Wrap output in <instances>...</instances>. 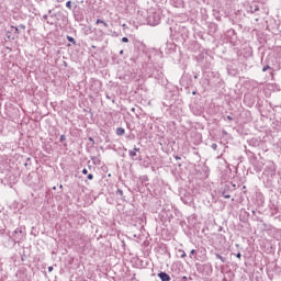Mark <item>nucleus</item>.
<instances>
[{
	"instance_id": "obj_1",
	"label": "nucleus",
	"mask_w": 281,
	"mask_h": 281,
	"mask_svg": "<svg viewBox=\"0 0 281 281\" xmlns=\"http://www.w3.org/2000/svg\"><path fill=\"white\" fill-rule=\"evenodd\" d=\"M276 170H277L276 162L268 161L267 165H266L263 175H266V177L273 178V177H276Z\"/></svg>"
},
{
	"instance_id": "obj_2",
	"label": "nucleus",
	"mask_w": 281,
	"mask_h": 281,
	"mask_svg": "<svg viewBox=\"0 0 281 281\" xmlns=\"http://www.w3.org/2000/svg\"><path fill=\"white\" fill-rule=\"evenodd\" d=\"M13 240L15 243H21V240H23V231L21 228H16L14 232H13Z\"/></svg>"
},
{
	"instance_id": "obj_3",
	"label": "nucleus",
	"mask_w": 281,
	"mask_h": 281,
	"mask_svg": "<svg viewBox=\"0 0 281 281\" xmlns=\"http://www.w3.org/2000/svg\"><path fill=\"white\" fill-rule=\"evenodd\" d=\"M265 164L262 161H256L254 164V170L255 172H262V168H263Z\"/></svg>"
},
{
	"instance_id": "obj_4",
	"label": "nucleus",
	"mask_w": 281,
	"mask_h": 281,
	"mask_svg": "<svg viewBox=\"0 0 281 281\" xmlns=\"http://www.w3.org/2000/svg\"><path fill=\"white\" fill-rule=\"evenodd\" d=\"M137 153H139V148H137V147H134L133 150H130L128 155H130L131 159H134L135 161H137V156H138Z\"/></svg>"
},
{
	"instance_id": "obj_5",
	"label": "nucleus",
	"mask_w": 281,
	"mask_h": 281,
	"mask_svg": "<svg viewBox=\"0 0 281 281\" xmlns=\"http://www.w3.org/2000/svg\"><path fill=\"white\" fill-rule=\"evenodd\" d=\"M158 278L161 280V281H170L172 280V278H170V274L161 271L158 273Z\"/></svg>"
},
{
	"instance_id": "obj_6",
	"label": "nucleus",
	"mask_w": 281,
	"mask_h": 281,
	"mask_svg": "<svg viewBox=\"0 0 281 281\" xmlns=\"http://www.w3.org/2000/svg\"><path fill=\"white\" fill-rule=\"evenodd\" d=\"M222 196H224V199H231L232 198V195L229 194V187L228 186H226L224 188V191L222 192Z\"/></svg>"
},
{
	"instance_id": "obj_7",
	"label": "nucleus",
	"mask_w": 281,
	"mask_h": 281,
	"mask_svg": "<svg viewBox=\"0 0 281 281\" xmlns=\"http://www.w3.org/2000/svg\"><path fill=\"white\" fill-rule=\"evenodd\" d=\"M215 258L217 260H221V262H227V258L221 256V254H218V252L215 254Z\"/></svg>"
},
{
	"instance_id": "obj_8",
	"label": "nucleus",
	"mask_w": 281,
	"mask_h": 281,
	"mask_svg": "<svg viewBox=\"0 0 281 281\" xmlns=\"http://www.w3.org/2000/svg\"><path fill=\"white\" fill-rule=\"evenodd\" d=\"M100 23L103 25V27H109V23H106L104 20L98 19L95 25H100Z\"/></svg>"
},
{
	"instance_id": "obj_9",
	"label": "nucleus",
	"mask_w": 281,
	"mask_h": 281,
	"mask_svg": "<svg viewBox=\"0 0 281 281\" xmlns=\"http://www.w3.org/2000/svg\"><path fill=\"white\" fill-rule=\"evenodd\" d=\"M178 254H179L180 258H187L188 257V255L186 254V250H183V249H179Z\"/></svg>"
},
{
	"instance_id": "obj_10",
	"label": "nucleus",
	"mask_w": 281,
	"mask_h": 281,
	"mask_svg": "<svg viewBox=\"0 0 281 281\" xmlns=\"http://www.w3.org/2000/svg\"><path fill=\"white\" fill-rule=\"evenodd\" d=\"M124 133H125L124 128H122V127L116 128V135L122 136V135H124Z\"/></svg>"
},
{
	"instance_id": "obj_11",
	"label": "nucleus",
	"mask_w": 281,
	"mask_h": 281,
	"mask_svg": "<svg viewBox=\"0 0 281 281\" xmlns=\"http://www.w3.org/2000/svg\"><path fill=\"white\" fill-rule=\"evenodd\" d=\"M67 41H69V43H72V45H76V40L71 36H67Z\"/></svg>"
},
{
	"instance_id": "obj_12",
	"label": "nucleus",
	"mask_w": 281,
	"mask_h": 281,
	"mask_svg": "<svg viewBox=\"0 0 281 281\" xmlns=\"http://www.w3.org/2000/svg\"><path fill=\"white\" fill-rule=\"evenodd\" d=\"M249 146H252V148H256V146H260V144L256 142H249Z\"/></svg>"
},
{
	"instance_id": "obj_13",
	"label": "nucleus",
	"mask_w": 281,
	"mask_h": 281,
	"mask_svg": "<svg viewBox=\"0 0 281 281\" xmlns=\"http://www.w3.org/2000/svg\"><path fill=\"white\" fill-rule=\"evenodd\" d=\"M116 194H119V196H124V191H122V189H117Z\"/></svg>"
},
{
	"instance_id": "obj_14",
	"label": "nucleus",
	"mask_w": 281,
	"mask_h": 281,
	"mask_svg": "<svg viewBox=\"0 0 281 281\" xmlns=\"http://www.w3.org/2000/svg\"><path fill=\"white\" fill-rule=\"evenodd\" d=\"M66 8H68V10H71V1L66 2Z\"/></svg>"
},
{
	"instance_id": "obj_15",
	"label": "nucleus",
	"mask_w": 281,
	"mask_h": 281,
	"mask_svg": "<svg viewBox=\"0 0 281 281\" xmlns=\"http://www.w3.org/2000/svg\"><path fill=\"white\" fill-rule=\"evenodd\" d=\"M211 148H213V150H216V148H218V145H216V143H213Z\"/></svg>"
},
{
	"instance_id": "obj_16",
	"label": "nucleus",
	"mask_w": 281,
	"mask_h": 281,
	"mask_svg": "<svg viewBox=\"0 0 281 281\" xmlns=\"http://www.w3.org/2000/svg\"><path fill=\"white\" fill-rule=\"evenodd\" d=\"M192 256H196V251L194 249H192L190 252V258H192Z\"/></svg>"
},
{
	"instance_id": "obj_17",
	"label": "nucleus",
	"mask_w": 281,
	"mask_h": 281,
	"mask_svg": "<svg viewBox=\"0 0 281 281\" xmlns=\"http://www.w3.org/2000/svg\"><path fill=\"white\" fill-rule=\"evenodd\" d=\"M87 178L89 179V181H93V176H92V173H89Z\"/></svg>"
},
{
	"instance_id": "obj_18",
	"label": "nucleus",
	"mask_w": 281,
	"mask_h": 281,
	"mask_svg": "<svg viewBox=\"0 0 281 281\" xmlns=\"http://www.w3.org/2000/svg\"><path fill=\"white\" fill-rule=\"evenodd\" d=\"M122 43H128V37H123Z\"/></svg>"
},
{
	"instance_id": "obj_19",
	"label": "nucleus",
	"mask_w": 281,
	"mask_h": 281,
	"mask_svg": "<svg viewBox=\"0 0 281 281\" xmlns=\"http://www.w3.org/2000/svg\"><path fill=\"white\" fill-rule=\"evenodd\" d=\"M82 175H89V170H87L86 168L82 169Z\"/></svg>"
},
{
	"instance_id": "obj_20",
	"label": "nucleus",
	"mask_w": 281,
	"mask_h": 281,
	"mask_svg": "<svg viewBox=\"0 0 281 281\" xmlns=\"http://www.w3.org/2000/svg\"><path fill=\"white\" fill-rule=\"evenodd\" d=\"M54 271V267L49 266L48 267V272L52 273Z\"/></svg>"
},
{
	"instance_id": "obj_21",
	"label": "nucleus",
	"mask_w": 281,
	"mask_h": 281,
	"mask_svg": "<svg viewBox=\"0 0 281 281\" xmlns=\"http://www.w3.org/2000/svg\"><path fill=\"white\" fill-rule=\"evenodd\" d=\"M236 258H239V259H240V258H243V255H241L240 252H237V254H236Z\"/></svg>"
},
{
	"instance_id": "obj_22",
	"label": "nucleus",
	"mask_w": 281,
	"mask_h": 281,
	"mask_svg": "<svg viewBox=\"0 0 281 281\" xmlns=\"http://www.w3.org/2000/svg\"><path fill=\"white\" fill-rule=\"evenodd\" d=\"M267 69H269V66L263 67L262 71H267Z\"/></svg>"
},
{
	"instance_id": "obj_23",
	"label": "nucleus",
	"mask_w": 281,
	"mask_h": 281,
	"mask_svg": "<svg viewBox=\"0 0 281 281\" xmlns=\"http://www.w3.org/2000/svg\"><path fill=\"white\" fill-rule=\"evenodd\" d=\"M227 120L232 121L233 119H232V116H227Z\"/></svg>"
},
{
	"instance_id": "obj_24",
	"label": "nucleus",
	"mask_w": 281,
	"mask_h": 281,
	"mask_svg": "<svg viewBox=\"0 0 281 281\" xmlns=\"http://www.w3.org/2000/svg\"><path fill=\"white\" fill-rule=\"evenodd\" d=\"M258 10H259L258 8H255V12H258Z\"/></svg>"
},
{
	"instance_id": "obj_25",
	"label": "nucleus",
	"mask_w": 281,
	"mask_h": 281,
	"mask_svg": "<svg viewBox=\"0 0 281 281\" xmlns=\"http://www.w3.org/2000/svg\"><path fill=\"white\" fill-rule=\"evenodd\" d=\"M120 54H124V50H121Z\"/></svg>"
},
{
	"instance_id": "obj_26",
	"label": "nucleus",
	"mask_w": 281,
	"mask_h": 281,
	"mask_svg": "<svg viewBox=\"0 0 281 281\" xmlns=\"http://www.w3.org/2000/svg\"><path fill=\"white\" fill-rule=\"evenodd\" d=\"M176 159H181V158L177 156Z\"/></svg>"
},
{
	"instance_id": "obj_27",
	"label": "nucleus",
	"mask_w": 281,
	"mask_h": 281,
	"mask_svg": "<svg viewBox=\"0 0 281 281\" xmlns=\"http://www.w3.org/2000/svg\"><path fill=\"white\" fill-rule=\"evenodd\" d=\"M92 49H95V46H92Z\"/></svg>"
}]
</instances>
